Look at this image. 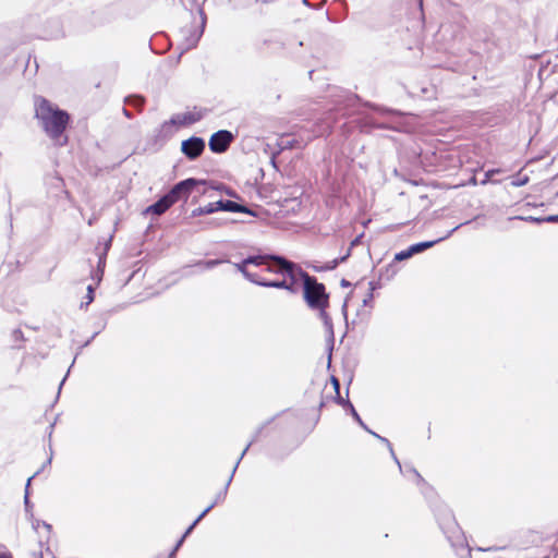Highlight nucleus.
I'll list each match as a JSON object with an SVG mask.
<instances>
[{"label": "nucleus", "instance_id": "nucleus-1", "mask_svg": "<svg viewBox=\"0 0 558 558\" xmlns=\"http://www.w3.org/2000/svg\"><path fill=\"white\" fill-rule=\"evenodd\" d=\"M34 109L35 118L47 136L57 145H65L68 137L63 133L70 121L69 113L41 96L34 98Z\"/></svg>", "mask_w": 558, "mask_h": 558}, {"label": "nucleus", "instance_id": "nucleus-2", "mask_svg": "<svg viewBox=\"0 0 558 558\" xmlns=\"http://www.w3.org/2000/svg\"><path fill=\"white\" fill-rule=\"evenodd\" d=\"M265 257V271L279 276L280 278L275 280H266L258 275L257 286L284 289L292 293L295 292V276H302V268L278 255H262Z\"/></svg>", "mask_w": 558, "mask_h": 558}, {"label": "nucleus", "instance_id": "nucleus-3", "mask_svg": "<svg viewBox=\"0 0 558 558\" xmlns=\"http://www.w3.org/2000/svg\"><path fill=\"white\" fill-rule=\"evenodd\" d=\"M301 283L303 286L304 300L306 304L311 308L319 311V317L323 319L327 331L332 337V322L325 311L329 304V296L326 293L325 286L319 283L315 277H311L303 269L302 276H295V292L298 291Z\"/></svg>", "mask_w": 558, "mask_h": 558}, {"label": "nucleus", "instance_id": "nucleus-4", "mask_svg": "<svg viewBox=\"0 0 558 558\" xmlns=\"http://www.w3.org/2000/svg\"><path fill=\"white\" fill-rule=\"evenodd\" d=\"M437 519L439 522V526L444 531V533L447 535L448 539H459V537L462 535V531L459 527L452 512L448 509H442L441 512L437 514Z\"/></svg>", "mask_w": 558, "mask_h": 558}, {"label": "nucleus", "instance_id": "nucleus-5", "mask_svg": "<svg viewBox=\"0 0 558 558\" xmlns=\"http://www.w3.org/2000/svg\"><path fill=\"white\" fill-rule=\"evenodd\" d=\"M207 113L206 109L193 108L184 112L177 113L170 119V123L177 126H186L201 121Z\"/></svg>", "mask_w": 558, "mask_h": 558}, {"label": "nucleus", "instance_id": "nucleus-6", "mask_svg": "<svg viewBox=\"0 0 558 558\" xmlns=\"http://www.w3.org/2000/svg\"><path fill=\"white\" fill-rule=\"evenodd\" d=\"M232 140L233 135L231 132L220 130L211 135L209 140V148L214 153H223L228 149Z\"/></svg>", "mask_w": 558, "mask_h": 558}, {"label": "nucleus", "instance_id": "nucleus-7", "mask_svg": "<svg viewBox=\"0 0 558 558\" xmlns=\"http://www.w3.org/2000/svg\"><path fill=\"white\" fill-rule=\"evenodd\" d=\"M265 263V257L257 255V256H248L247 258L243 259L241 263L235 264L238 271H240L248 281L257 284L258 281V274L252 272L247 269L248 265L254 266H260Z\"/></svg>", "mask_w": 558, "mask_h": 558}, {"label": "nucleus", "instance_id": "nucleus-8", "mask_svg": "<svg viewBox=\"0 0 558 558\" xmlns=\"http://www.w3.org/2000/svg\"><path fill=\"white\" fill-rule=\"evenodd\" d=\"M205 142L201 137H190L182 142L181 150L190 159H196L204 151Z\"/></svg>", "mask_w": 558, "mask_h": 558}, {"label": "nucleus", "instance_id": "nucleus-9", "mask_svg": "<svg viewBox=\"0 0 558 558\" xmlns=\"http://www.w3.org/2000/svg\"><path fill=\"white\" fill-rule=\"evenodd\" d=\"M202 183V181L199 180H196V179H193V178H190V179H186V180H183V181H180L179 183H177L172 189L179 193V195L183 198V199H186L191 192L193 191V189L197 185Z\"/></svg>", "mask_w": 558, "mask_h": 558}, {"label": "nucleus", "instance_id": "nucleus-10", "mask_svg": "<svg viewBox=\"0 0 558 558\" xmlns=\"http://www.w3.org/2000/svg\"><path fill=\"white\" fill-rule=\"evenodd\" d=\"M250 445H251V444H248V445L245 447V449L242 451V453H241L240 458L238 459V461H236V463H235V465H234V468H233V470H232V472H231V475H230V477L228 478V481H227V483H226V485H225L223 489H221V490L216 495L215 500L210 504V505H213V508H214L216 505H218L219 502H221V501H223V500H225V498H226V496H227V493H228L229 485H230V483H231V481H232V478H233V475H234V473H235V471H236V469H238V466H239V464H240L241 460L243 459L244 454H245V453H246V451L248 450Z\"/></svg>", "mask_w": 558, "mask_h": 558}, {"label": "nucleus", "instance_id": "nucleus-11", "mask_svg": "<svg viewBox=\"0 0 558 558\" xmlns=\"http://www.w3.org/2000/svg\"><path fill=\"white\" fill-rule=\"evenodd\" d=\"M220 210L225 211H232V213H245L253 215L252 210L247 207L240 205L235 202L229 201V199H220L218 201V207Z\"/></svg>", "mask_w": 558, "mask_h": 558}, {"label": "nucleus", "instance_id": "nucleus-12", "mask_svg": "<svg viewBox=\"0 0 558 558\" xmlns=\"http://www.w3.org/2000/svg\"><path fill=\"white\" fill-rule=\"evenodd\" d=\"M172 205L167 199V197L163 195L160 199H158L155 204L148 206L146 208L147 214H154V215H161L166 210H168Z\"/></svg>", "mask_w": 558, "mask_h": 558}, {"label": "nucleus", "instance_id": "nucleus-13", "mask_svg": "<svg viewBox=\"0 0 558 558\" xmlns=\"http://www.w3.org/2000/svg\"><path fill=\"white\" fill-rule=\"evenodd\" d=\"M442 240H445V238H439V239L434 240V241H426V242L415 243V244H413V245H411L409 247H410L412 254L415 255V254H418V253H421V252H423V251H425L427 248L433 247L436 243H438V242H440Z\"/></svg>", "mask_w": 558, "mask_h": 558}, {"label": "nucleus", "instance_id": "nucleus-14", "mask_svg": "<svg viewBox=\"0 0 558 558\" xmlns=\"http://www.w3.org/2000/svg\"><path fill=\"white\" fill-rule=\"evenodd\" d=\"M360 424V426H362L366 432H368L369 434H372L373 436H375L376 438H378L380 441H383L384 444H386L391 452V456L393 457L395 461L398 463L399 468L401 469V465H400V462L399 460L397 459V457L395 456V452H393V449L391 447V444L389 442V440L385 437H381L379 436L378 434L374 433L373 430L368 429V427L364 424V422L361 420V422H357Z\"/></svg>", "mask_w": 558, "mask_h": 558}, {"label": "nucleus", "instance_id": "nucleus-15", "mask_svg": "<svg viewBox=\"0 0 558 558\" xmlns=\"http://www.w3.org/2000/svg\"><path fill=\"white\" fill-rule=\"evenodd\" d=\"M360 424V426H362L366 432H368L369 434H372L373 436H375L376 438H378L380 441H383L384 444H386L391 452V456L393 457L395 461L398 463L399 468L401 469V465H400V462L399 460L397 459V457L395 456V452H393V449L391 447V444L389 442V440L385 437H381L379 436L378 434L374 433L373 430L368 429V427L364 424V422L361 420V422H357Z\"/></svg>", "mask_w": 558, "mask_h": 558}, {"label": "nucleus", "instance_id": "nucleus-16", "mask_svg": "<svg viewBox=\"0 0 558 558\" xmlns=\"http://www.w3.org/2000/svg\"><path fill=\"white\" fill-rule=\"evenodd\" d=\"M213 509V505H209L195 520L194 522L187 527L185 533V537L193 531V529L198 524V522Z\"/></svg>", "mask_w": 558, "mask_h": 558}, {"label": "nucleus", "instance_id": "nucleus-17", "mask_svg": "<svg viewBox=\"0 0 558 558\" xmlns=\"http://www.w3.org/2000/svg\"><path fill=\"white\" fill-rule=\"evenodd\" d=\"M339 403L348 407L350 409V413L351 415L353 416V418L356 421V422H361V416L359 415V413L356 412V410L354 409L353 404L349 401V400H343L342 398L339 397Z\"/></svg>", "mask_w": 558, "mask_h": 558}, {"label": "nucleus", "instance_id": "nucleus-18", "mask_svg": "<svg viewBox=\"0 0 558 558\" xmlns=\"http://www.w3.org/2000/svg\"><path fill=\"white\" fill-rule=\"evenodd\" d=\"M412 256H413V254H412L410 247H408L407 250L397 253L395 255V260L401 262V260H405Z\"/></svg>", "mask_w": 558, "mask_h": 558}, {"label": "nucleus", "instance_id": "nucleus-19", "mask_svg": "<svg viewBox=\"0 0 558 558\" xmlns=\"http://www.w3.org/2000/svg\"><path fill=\"white\" fill-rule=\"evenodd\" d=\"M165 196L167 197V199L170 202L171 205H173L178 201L182 199V197L179 195V193L175 192L173 189H171Z\"/></svg>", "mask_w": 558, "mask_h": 558}, {"label": "nucleus", "instance_id": "nucleus-20", "mask_svg": "<svg viewBox=\"0 0 558 558\" xmlns=\"http://www.w3.org/2000/svg\"><path fill=\"white\" fill-rule=\"evenodd\" d=\"M11 338H12V341L14 343H19V342H24L25 341V338H24V333L21 329H14L11 333Z\"/></svg>", "mask_w": 558, "mask_h": 558}, {"label": "nucleus", "instance_id": "nucleus-21", "mask_svg": "<svg viewBox=\"0 0 558 558\" xmlns=\"http://www.w3.org/2000/svg\"><path fill=\"white\" fill-rule=\"evenodd\" d=\"M203 207L205 209L206 215H209V214H213V213H216V211L220 210V208H217L218 207V202L209 203V204H207V205H205Z\"/></svg>", "mask_w": 558, "mask_h": 558}, {"label": "nucleus", "instance_id": "nucleus-22", "mask_svg": "<svg viewBox=\"0 0 558 558\" xmlns=\"http://www.w3.org/2000/svg\"><path fill=\"white\" fill-rule=\"evenodd\" d=\"M368 286H369L368 294H367V296L363 300V304H364V305H367V304L372 301V299H373V291L376 289L375 282H373V281H371V282L368 283Z\"/></svg>", "mask_w": 558, "mask_h": 558}, {"label": "nucleus", "instance_id": "nucleus-23", "mask_svg": "<svg viewBox=\"0 0 558 558\" xmlns=\"http://www.w3.org/2000/svg\"><path fill=\"white\" fill-rule=\"evenodd\" d=\"M104 267H105V258L100 256L99 260H98V272H99V274H97L98 280L101 279V276L104 274Z\"/></svg>", "mask_w": 558, "mask_h": 558}, {"label": "nucleus", "instance_id": "nucleus-24", "mask_svg": "<svg viewBox=\"0 0 558 558\" xmlns=\"http://www.w3.org/2000/svg\"><path fill=\"white\" fill-rule=\"evenodd\" d=\"M220 263H221V260H219V259H213V260H207V262L203 263V265L206 269H210Z\"/></svg>", "mask_w": 558, "mask_h": 558}, {"label": "nucleus", "instance_id": "nucleus-25", "mask_svg": "<svg viewBox=\"0 0 558 558\" xmlns=\"http://www.w3.org/2000/svg\"><path fill=\"white\" fill-rule=\"evenodd\" d=\"M86 299H87L86 304H89V303L93 302V300H94V288H93V286H88L87 287Z\"/></svg>", "mask_w": 558, "mask_h": 558}, {"label": "nucleus", "instance_id": "nucleus-26", "mask_svg": "<svg viewBox=\"0 0 558 558\" xmlns=\"http://www.w3.org/2000/svg\"><path fill=\"white\" fill-rule=\"evenodd\" d=\"M32 478H33V477H29V478L27 480V483H26V493H25V497H24V502H25L26 508H28V506H29V499H28V487H29V485H31V481H32Z\"/></svg>", "mask_w": 558, "mask_h": 558}, {"label": "nucleus", "instance_id": "nucleus-27", "mask_svg": "<svg viewBox=\"0 0 558 558\" xmlns=\"http://www.w3.org/2000/svg\"><path fill=\"white\" fill-rule=\"evenodd\" d=\"M192 215H193L194 217H196V216L206 215V213H205L204 207H198V208H196V209H194V210L192 211Z\"/></svg>", "mask_w": 558, "mask_h": 558}, {"label": "nucleus", "instance_id": "nucleus-28", "mask_svg": "<svg viewBox=\"0 0 558 558\" xmlns=\"http://www.w3.org/2000/svg\"><path fill=\"white\" fill-rule=\"evenodd\" d=\"M410 472L413 474V476L417 480L418 483L424 482L423 477L415 469H411Z\"/></svg>", "mask_w": 558, "mask_h": 558}, {"label": "nucleus", "instance_id": "nucleus-29", "mask_svg": "<svg viewBox=\"0 0 558 558\" xmlns=\"http://www.w3.org/2000/svg\"><path fill=\"white\" fill-rule=\"evenodd\" d=\"M331 381H332V386H333L335 390L337 391V393H339V387H340L339 380L336 377H331Z\"/></svg>", "mask_w": 558, "mask_h": 558}, {"label": "nucleus", "instance_id": "nucleus-30", "mask_svg": "<svg viewBox=\"0 0 558 558\" xmlns=\"http://www.w3.org/2000/svg\"><path fill=\"white\" fill-rule=\"evenodd\" d=\"M184 539H185V535H183V536H182V537L177 542V545H175V547H174V549H173V551H172V555H173V554H174V551H175V550H178V548L183 544Z\"/></svg>", "mask_w": 558, "mask_h": 558}, {"label": "nucleus", "instance_id": "nucleus-31", "mask_svg": "<svg viewBox=\"0 0 558 558\" xmlns=\"http://www.w3.org/2000/svg\"><path fill=\"white\" fill-rule=\"evenodd\" d=\"M459 227H462V223H459V226L454 227L452 230H450L444 238H449Z\"/></svg>", "mask_w": 558, "mask_h": 558}, {"label": "nucleus", "instance_id": "nucleus-32", "mask_svg": "<svg viewBox=\"0 0 558 558\" xmlns=\"http://www.w3.org/2000/svg\"><path fill=\"white\" fill-rule=\"evenodd\" d=\"M290 146H292L290 141H282L281 142V148H287V147H290Z\"/></svg>", "mask_w": 558, "mask_h": 558}, {"label": "nucleus", "instance_id": "nucleus-33", "mask_svg": "<svg viewBox=\"0 0 558 558\" xmlns=\"http://www.w3.org/2000/svg\"><path fill=\"white\" fill-rule=\"evenodd\" d=\"M546 220L550 221V222H558V215L557 216H549Z\"/></svg>", "mask_w": 558, "mask_h": 558}, {"label": "nucleus", "instance_id": "nucleus-34", "mask_svg": "<svg viewBox=\"0 0 558 558\" xmlns=\"http://www.w3.org/2000/svg\"><path fill=\"white\" fill-rule=\"evenodd\" d=\"M345 258H347V256H343V257H341L340 259H335V260L332 262V264H333V265H332V268H333V267H336V266L339 264V262H343V260H345Z\"/></svg>", "mask_w": 558, "mask_h": 558}, {"label": "nucleus", "instance_id": "nucleus-35", "mask_svg": "<svg viewBox=\"0 0 558 558\" xmlns=\"http://www.w3.org/2000/svg\"><path fill=\"white\" fill-rule=\"evenodd\" d=\"M526 182H527V178H525L524 180L520 179V181L515 182L514 184L518 185V186H521V185L525 184Z\"/></svg>", "mask_w": 558, "mask_h": 558}, {"label": "nucleus", "instance_id": "nucleus-36", "mask_svg": "<svg viewBox=\"0 0 558 558\" xmlns=\"http://www.w3.org/2000/svg\"><path fill=\"white\" fill-rule=\"evenodd\" d=\"M135 100H136V106H142L144 102V99L141 97H136Z\"/></svg>", "mask_w": 558, "mask_h": 558}, {"label": "nucleus", "instance_id": "nucleus-37", "mask_svg": "<svg viewBox=\"0 0 558 558\" xmlns=\"http://www.w3.org/2000/svg\"><path fill=\"white\" fill-rule=\"evenodd\" d=\"M0 558H12L10 553H1Z\"/></svg>", "mask_w": 558, "mask_h": 558}, {"label": "nucleus", "instance_id": "nucleus-38", "mask_svg": "<svg viewBox=\"0 0 558 558\" xmlns=\"http://www.w3.org/2000/svg\"><path fill=\"white\" fill-rule=\"evenodd\" d=\"M341 286H342V287H349V286H350V282H349V281H347L345 279H342V281H341Z\"/></svg>", "mask_w": 558, "mask_h": 558}, {"label": "nucleus", "instance_id": "nucleus-39", "mask_svg": "<svg viewBox=\"0 0 558 558\" xmlns=\"http://www.w3.org/2000/svg\"><path fill=\"white\" fill-rule=\"evenodd\" d=\"M271 0H256V2L258 3H263V4H267L269 3Z\"/></svg>", "mask_w": 558, "mask_h": 558}, {"label": "nucleus", "instance_id": "nucleus-40", "mask_svg": "<svg viewBox=\"0 0 558 558\" xmlns=\"http://www.w3.org/2000/svg\"><path fill=\"white\" fill-rule=\"evenodd\" d=\"M43 525L46 527V529H50V524L46 523V522H43Z\"/></svg>", "mask_w": 558, "mask_h": 558}, {"label": "nucleus", "instance_id": "nucleus-41", "mask_svg": "<svg viewBox=\"0 0 558 558\" xmlns=\"http://www.w3.org/2000/svg\"><path fill=\"white\" fill-rule=\"evenodd\" d=\"M64 380H65V377L63 378V380H61V384H60L59 390L61 389L62 385L64 384Z\"/></svg>", "mask_w": 558, "mask_h": 558}, {"label": "nucleus", "instance_id": "nucleus-42", "mask_svg": "<svg viewBox=\"0 0 558 558\" xmlns=\"http://www.w3.org/2000/svg\"><path fill=\"white\" fill-rule=\"evenodd\" d=\"M39 525V521H36V524H34V527L37 529Z\"/></svg>", "mask_w": 558, "mask_h": 558}]
</instances>
